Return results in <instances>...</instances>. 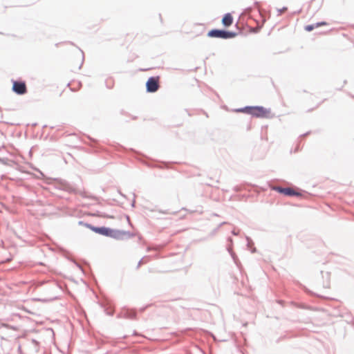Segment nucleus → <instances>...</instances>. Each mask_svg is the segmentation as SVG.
Wrapping results in <instances>:
<instances>
[{"instance_id":"8","label":"nucleus","mask_w":354,"mask_h":354,"mask_svg":"<svg viewBox=\"0 0 354 354\" xmlns=\"http://www.w3.org/2000/svg\"><path fill=\"white\" fill-rule=\"evenodd\" d=\"M327 25V23L325 21L317 23L315 25H308L305 26V30L308 32L312 31L315 28H318L322 26Z\"/></svg>"},{"instance_id":"4","label":"nucleus","mask_w":354,"mask_h":354,"mask_svg":"<svg viewBox=\"0 0 354 354\" xmlns=\"http://www.w3.org/2000/svg\"><path fill=\"white\" fill-rule=\"evenodd\" d=\"M159 80V77H151L149 78L146 83L147 91L149 93L157 91L160 87Z\"/></svg>"},{"instance_id":"5","label":"nucleus","mask_w":354,"mask_h":354,"mask_svg":"<svg viewBox=\"0 0 354 354\" xmlns=\"http://www.w3.org/2000/svg\"><path fill=\"white\" fill-rule=\"evenodd\" d=\"M12 91L18 95H24L27 92L26 83L24 82L14 81Z\"/></svg>"},{"instance_id":"3","label":"nucleus","mask_w":354,"mask_h":354,"mask_svg":"<svg viewBox=\"0 0 354 354\" xmlns=\"http://www.w3.org/2000/svg\"><path fill=\"white\" fill-rule=\"evenodd\" d=\"M236 33L234 32L225 31L221 30H212L208 32L207 36L209 37H216L222 39H230L236 37Z\"/></svg>"},{"instance_id":"7","label":"nucleus","mask_w":354,"mask_h":354,"mask_svg":"<svg viewBox=\"0 0 354 354\" xmlns=\"http://www.w3.org/2000/svg\"><path fill=\"white\" fill-rule=\"evenodd\" d=\"M233 23V17L230 13L225 14L222 19V24L225 27L230 26Z\"/></svg>"},{"instance_id":"1","label":"nucleus","mask_w":354,"mask_h":354,"mask_svg":"<svg viewBox=\"0 0 354 354\" xmlns=\"http://www.w3.org/2000/svg\"><path fill=\"white\" fill-rule=\"evenodd\" d=\"M237 111L248 113L256 118H270L272 117L270 109H266L260 106H246L245 108L238 109Z\"/></svg>"},{"instance_id":"2","label":"nucleus","mask_w":354,"mask_h":354,"mask_svg":"<svg viewBox=\"0 0 354 354\" xmlns=\"http://www.w3.org/2000/svg\"><path fill=\"white\" fill-rule=\"evenodd\" d=\"M93 231H94L96 233L108 236H112L115 238H119L121 236V235L124 234V232H120V231H115L113 230H111L107 227H91Z\"/></svg>"},{"instance_id":"6","label":"nucleus","mask_w":354,"mask_h":354,"mask_svg":"<svg viewBox=\"0 0 354 354\" xmlns=\"http://www.w3.org/2000/svg\"><path fill=\"white\" fill-rule=\"evenodd\" d=\"M274 190H276L277 192L281 193V194H283L286 196H295V195H299V194L295 192L294 189H292V188H290V187H287V188H282V187H275L273 188Z\"/></svg>"}]
</instances>
